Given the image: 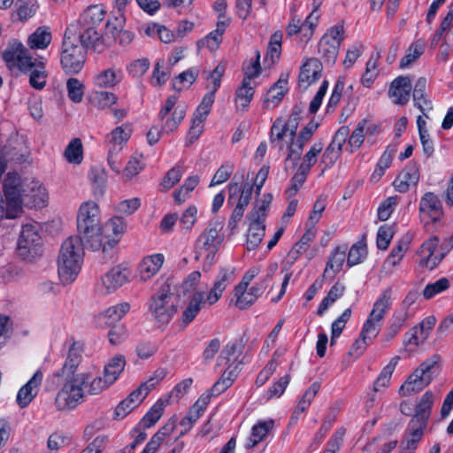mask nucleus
Returning a JSON list of instances; mask_svg holds the SVG:
<instances>
[{
	"label": "nucleus",
	"instance_id": "a18cd8bd",
	"mask_svg": "<svg viewBox=\"0 0 453 453\" xmlns=\"http://www.w3.org/2000/svg\"><path fill=\"white\" fill-rule=\"evenodd\" d=\"M121 80V70L116 67H110L99 72L94 77V84L101 88H110L117 86Z\"/></svg>",
	"mask_w": 453,
	"mask_h": 453
},
{
	"label": "nucleus",
	"instance_id": "4468645a",
	"mask_svg": "<svg viewBox=\"0 0 453 453\" xmlns=\"http://www.w3.org/2000/svg\"><path fill=\"white\" fill-rule=\"evenodd\" d=\"M344 37V27L340 23L329 27L323 35L319 42L318 50L326 61L329 63L335 62Z\"/></svg>",
	"mask_w": 453,
	"mask_h": 453
},
{
	"label": "nucleus",
	"instance_id": "7c9ffc66",
	"mask_svg": "<svg viewBox=\"0 0 453 453\" xmlns=\"http://www.w3.org/2000/svg\"><path fill=\"white\" fill-rule=\"evenodd\" d=\"M253 186L250 183L242 185L231 182L228 185V199L230 204H236L246 209L252 196Z\"/></svg>",
	"mask_w": 453,
	"mask_h": 453
},
{
	"label": "nucleus",
	"instance_id": "bf43d9fd",
	"mask_svg": "<svg viewBox=\"0 0 453 453\" xmlns=\"http://www.w3.org/2000/svg\"><path fill=\"white\" fill-rule=\"evenodd\" d=\"M400 360V356H394L383 367L374 384L376 391H378L380 388H386L389 385L392 374Z\"/></svg>",
	"mask_w": 453,
	"mask_h": 453
},
{
	"label": "nucleus",
	"instance_id": "37998d69",
	"mask_svg": "<svg viewBox=\"0 0 453 453\" xmlns=\"http://www.w3.org/2000/svg\"><path fill=\"white\" fill-rule=\"evenodd\" d=\"M426 426V423L418 421V419H411L405 438L403 441V450L412 452L416 449L418 442L423 436V431Z\"/></svg>",
	"mask_w": 453,
	"mask_h": 453
},
{
	"label": "nucleus",
	"instance_id": "6e6d98bb",
	"mask_svg": "<svg viewBox=\"0 0 453 453\" xmlns=\"http://www.w3.org/2000/svg\"><path fill=\"white\" fill-rule=\"evenodd\" d=\"M379 58L378 54H372L365 64V70L360 79L365 88H371L379 76Z\"/></svg>",
	"mask_w": 453,
	"mask_h": 453
},
{
	"label": "nucleus",
	"instance_id": "8fccbe9b",
	"mask_svg": "<svg viewBox=\"0 0 453 453\" xmlns=\"http://www.w3.org/2000/svg\"><path fill=\"white\" fill-rule=\"evenodd\" d=\"M250 225L246 235V246L249 250H256L262 242L265 234V224L249 220Z\"/></svg>",
	"mask_w": 453,
	"mask_h": 453
},
{
	"label": "nucleus",
	"instance_id": "4be33fe9",
	"mask_svg": "<svg viewBox=\"0 0 453 453\" xmlns=\"http://www.w3.org/2000/svg\"><path fill=\"white\" fill-rule=\"evenodd\" d=\"M436 324V318L434 316H428L424 319L419 324L413 326L404 335V345L411 347H418L422 344L430 335L433 328Z\"/></svg>",
	"mask_w": 453,
	"mask_h": 453
},
{
	"label": "nucleus",
	"instance_id": "3c124183",
	"mask_svg": "<svg viewBox=\"0 0 453 453\" xmlns=\"http://www.w3.org/2000/svg\"><path fill=\"white\" fill-rule=\"evenodd\" d=\"M391 294V288L385 289L373 303L368 317L382 323L390 306Z\"/></svg>",
	"mask_w": 453,
	"mask_h": 453
},
{
	"label": "nucleus",
	"instance_id": "c9c22d12",
	"mask_svg": "<svg viewBox=\"0 0 453 453\" xmlns=\"http://www.w3.org/2000/svg\"><path fill=\"white\" fill-rule=\"evenodd\" d=\"M106 13L103 4H91L81 14L80 22L84 27H96L105 19Z\"/></svg>",
	"mask_w": 453,
	"mask_h": 453
},
{
	"label": "nucleus",
	"instance_id": "1a4fd4ad",
	"mask_svg": "<svg viewBox=\"0 0 453 453\" xmlns=\"http://www.w3.org/2000/svg\"><path fill=\"white\" fill-rule=\"evenodd\" d=\"M17 255L23 260L32 262L42 255V241L37 226L23 225L17 241Z\"/></svg>",
	"mask_w": 453,
	"mask_h": 453
},
{
	"label": "nucleus",
	"instance_id": "412c9836",
	"mask_svg": "<svg viewBox=\"0 0 453 453\" xmlns=\"http://www.w3.org/2000/svg\"><path fill=\"white\" fill-rule=\"evenodd\" d=\"M165 263V256L162 253H154L143 257L136 269L137 279L140 282H147L155 277Z\"/></svg>",
	"mask_w": 453,
	"mask_h": 453
},
{
	"label": "nucleus",
	"instance_id": "c03bdc74",
	"mask_svg": "<svg viewBox=\"0 0 453 453\" xmlns=\"http://www.w3.org/2000/svg\"><path fill=\"white\" fill-rule=\"evenodd\" d=\"M345 246H338L331 253L326 268L324 270V276L333 279L342 270L346 258Z\"/></svg>",
	"mask_w": 453,
	"mask_h": 453
},
{
	"label": "nucleus",
	"instance_id": "b1692460",
	"mask_svg": "<svg viewBox=\"0 0 453 453\" xmlns=\"http://www.w3.org/2000/svg\"><path fill=\"white\" fill-rule=\"evenodd\" d=\"M203 303V292L189 295L184 303L179 319V325L181 328H186L196 318Z\"/></svg>",
	"mask_w": 453,
	"mask_h": 453
},
{
	"label": "nucleus",
	"instance_id": "58836bf2",
	"mask_svg": "<svg viewBox=\"0 0 453 453\" xmlns=\"http://www.w3.org/2000/svg\"><path fill=\"white\" fill-rule=\"evenodd\" d=\"M255 84L242 81L234 93V107L237 112L244 113L249 110L254 96Z\"/></svg>",
	"mask_w": 453,
	"mask_h": 453
},
{
	"label": "nucleus",
	"instance_id": "423d86ee",
	"mask_svg": "<svg viewBox=\"0 0 453 453\" xmlns=\"http://www.w3.org/2000/svg\"><path fill=\"white\" fill-rule=\"evenodd\" d=\"M59 377L61 380V388L58 395L63 402L62 409L73 410L84 401V388L88 390V386L93 379V374L88 371L79 372L77 375Z\"/></svg>",
	"mask_w": 453,
	"mask_h": 453
},
{
	"label": "nucleus",
	"instance_id": "0e129e2a",
	"mask_svg": "<svg viewBox=\"0 0 453 453\" xmlns=\"http://www.w3.org/2000/svg\"><path fill=\"white\" fill-rule=\"evenodd\" d=\"M89 179L93 184V192L96 196H102L107 184V173L104 169L95 167L91 170Z\"/></svg>",
	"mask_w": 453,
	"mask_h": 453
},
{
	"label": "nucleus",
	"instance_id": "de8ad7c7",
	"mask_svg": "<svg viewBox=\"0 0 453 453\" xmlns=\"http://www.w3.org/2000/svg\"><path fill=\"white\" fill-rule=\"evenodd\" d=\"M272 201V194L265 193L262 195L260 198L256 200L252 210L248 215V219L265 223Z\"/></svg>",
	"mask_w": 453,
	"mask_h": 453
},
{
	"label": "nucleus",
	"instance_id": "e2e57ef3",
	"mask_svg": "<svg viewBox=\"0 0 453 453\" xmlns=\"http://www.w3.org/2000/svg\"><path fill=\"white\" fill-rule=\"evenodd\" d=\"M316 234V228L306 227V231L299 242H297L289 251V256L293 259H296L298 256L304 253L308 250L310 243L314 240Z\"/></svg>",
	"mask_w": 453,
	"mask_h": 453
},
{
	"label": "nucleus",
	"instance_id": "9b49d317",
	"mask_svg": "<svg viewBox=\"0 0 453 453\" xmlns=\"http://www.w3.org/2000/svg\"><path fill=\"white\" fill-rule=\"evenodd\" d=\"M125 365L123 356L118 355L111 358L104 366V376H93L88 386V393L96 395L106 390L118 380Z\"/></svg>",
	"mask_w": 453,
	"mask_h": 453
},
{
	"label": "nucleus",
	"instance_id": "2f4dec72",
	"mask_svg": "<svg viewBox=\"0 0 453 453\" xmlns=\"http://www.w3.org/2000/svg\"><path fill=\"white\" fill-rule=\"evenodd\" d=\"M212 105L203 102L196 107L191 119L188 135L191 141L196 140L203 132L204 122L211 112Z\"/></svg>",
	"mask_w": 453,
	"mask_h": 453
},
{
	"label": "nucleus",
	"instance_id": "f257e3e1",
	"mask_svg": "<svg viewBox=\"0 0 453 453\" xmlns=\"http://www.w3.org/2000/svg\"><path fill=\"white\" fill-rule=\"evenodd\" d=\"M82 238L77 235L65 239L58 257V280L60 284L73 283L81 272L83 260Z\"/></svg>",
	"mask_w": 453,
	"mask_h": 453
},
{
	"label": "nucleus",
	"instance_id": "69168bd1",
	"mask_svg": "<svg viewBox=\"0 0 453 453\" xmlns=\"http://www.w3.org/2000/svg\"><path fill=\"white\" fill-rule=\"evenodd\" d=\"M64 157L70 164L79 165L83 158V150L81 139H73L64 152Z\"/></svg>",
	"mask_w": 453,
	"mask_h": 453
},
{
	"label": "nucleus",
	"instance_id": "a878e982",
	"mask_svg": "<svg viewBox=\"0 0 453 453\" xmlns=\"http://www.w3.org/2000/svg\"><path fill=\"white\" fill-rule=\"evenodd\" d=\"M419 167L416 163H409L393 181L394 188L399 193H406L419 180Z\"/></svg>",
	"mask_w": 453,
	"mask_h": 453
},
{
	"label": "nucleus",
	"instance_id": "9d476101",
	"mask_svg": "<svg viewBox=\"0 0 453 453\" xmlns=\"http://www.w3.org/2000/svg\"><path fill=\"white\" fill-rule=\"evenodd\" d=\"M76 224L79 236L86 242L92 238L100 224V207L93 200L81 203L77 211Z\"/></svg>",
	"mask_w": 453,
	"mask_h": 453
},
{
	"label": "nucleus",
	"instance_id": "4d7b16f0",
	"mask_svg": "<svg viewBox=\"0 0 453 453\" xmlns=\"http://www.w3.org/2000/svg\"><path fill=\"white\" fill-rule=\"evenodd\" d=\"M426 43L422 40L412 42L406 50L405 55L400 61L401 68H407L417 61L424 53Z\"/></svg>",
	"mask_w": 453,
	"mask_h": 453
},
{
	"label": "nucleus",
	"instance_id": "a211bd4d",
	"mask_svg": "<svg viewBox=\"0 0 453 453\" xmlns=\"http://www.w3.org/2000/svg\"><path fill=\"white\" fill-rule=\"evenodd\" d=\"M418 210L420 218L426 224L438 222L443 216L442 203L433 192H426L421 196Z\"/></svg>",
	"mask_w": 453,
	"mask_h": 453
},
{
	"label": "nucleus",
	"instance_id": "393cba45",
	"mask_svg": "<svg viewBox=\"0 0 453 453\" xmlns=\"http://www.w3.org/2000/svg\"><path fill=\"white\" fill-rule=\"evenodd\" d=\"M322 72L323 65L318 58H307L300 69L299 87L307 89L321 78Z\"/></svg>",
	"mask_w": 453,
	"mask_h": 453
},
{
	"label": "nucleus",
	"instance_id": "ddd939ff",
	"mask_svg": "<svg viewBox=\"0 0 453 453\" xmlns=\"http://www.w3.org/2000/svg\"><path fill=\"white\" fill-rule=\"evenodd\" d=\"M186 113L187 105L178 103L176 95L170 96L158 113V118L163 122L162 131L165 134L174 132L184 119Z\"/></svg>",
	"mask_w": 453,
	"mask_h": 453
},
{
	"label": "nucleus",
	"instance_id": "ea45409f",
	"mask_svg": "<svg viewBox=\"0 0 453 453\" xmlns=\"http://www.w3.org/2000/svg\"><path fill=\"white\" fill-rule=\"evenodd\" d=\"M411 242L412 234L409 233L403 235L391 250L384 263V266L395 267L399 265L406 252L409 250Z\"/></svg>",
	"mask_w": 453,
	"mask_h": 453
},
{
	"label": "nucleus",
	"instance_id": "7ed1b4c3",
	"mask_svg": "<svg viewBox=\"0 0 453 453\" xmlns=\"http://www.w3.org/2000/svg\"><path fill=\"white\" fill-rule=\"evenodd\" d=\"M149 311L158 325L166 326L178 311L174 300L173 288L169 280L160 286L157 292L148 301Z\"/></svg>",
	"mask_w": 453,
	"mask_h": 453
},
{
	"label": "nucleus",
	"instance_id": "79ce46f5",
	"mask_svg": "<svg viewBox=\"0 0 453 453\" xmlns=\"http://www.w3.org/2000/svg\"><path fill=\"white\" fill-rule=\"evenodd\" d=\"M437 399L438 395L434 391H426L418 400L415 407V414L411 419H418V421L426 424L433 404Z\"/></svg>",
	"mask_w": 453,
	"mask_h": 453
},
{
	"label": "nucleus",
	"instance_id": "603ef678",
	"mask_svg": "<svg viewBox=\"0 0 453 453\" xmlns=\"http://www.w3.org/2000/svg\"><path fill=\"white\" fill-rule=\"evenodd\" d=\"M441 38L447 44H453V3L449 6L448 13L434 34L433 42H437Z\"/></svg>",
	"mask_w": 453,
	"mask_h": 453
},
{
	"label": "nucleus",
	"instance_id": "5fc2aeb1",
	"mask_svg": "<svg viewBox=\"0 0 453 453\" xmlns=\"http://www.w3.org/2000/svg\"><path fill=\"white\" fill-rule=\"evenodd\" d=\"M52 39L51 33L46 27H38L27 38V45L32 50H43L49 46Z\"/></svg>",
	"mask_w": 453,
	"mask_h": 453
},
{
	"label": "nucleus",
	"instance_id": "e433bc0d",
	"mask_svg": "<svg viewBox=\"0 0 453 453\" xmlns=\"http://www.w3.org/2000/svg\"><path fill=\"white\" fill-rule=\"evenodd\" d=\"M225 73V66L223 65H218L213 71L206 75V86L207 93L203 96L202 101L208 102L209 104L213 105L215 102V94L219 90L221 85V79Z\"/></svg>",
	"mask_w": 453,
	"mask_h": 453
},
{
	"label": "nucleus",
	"instance_id": "f3484780",
	"mask_svg": "<svg viewBox=\"0 0 453 453\" xmlns=\"http://www.w3.org/2000/svg\"><path fill=\"white\" fill-rule=\"evenodd\" d=\"M129 271L121 265H117L104 274L96 285V291L101 296L115 292L129 280Z\"/></svg>",
	"mask_w": 453,
	"mask_h": 453
},
{
	"label": "nucleus",
	"instance_id": "c756f323",
	"mask_svg": "<svg viewBox=\"0 0 453 453\" xmlns=\"http://www.w3.org/2000/svg\"><path fill=\"white\" fill-rule=\"evenodd\" d=\"M411 81L407 76H399L390 84L388 96L395 104L404 105L410 100Z\"/></svg>",
	"mask_w": 453,
	"mask_h": 453
},
{
	"label": "nucleus",
	"instance_id": "c85d7f7f",
	"mask_svg": "<svg viewBox=\"0 0 453 453\" xmlns=\"http://www.w3.org/2000/svg\"><path fill=\"white\" fill-rule=\"evenodd\" d=\"M42 379L43 374L42 371L37 370L32 378L19 388L16 401L20 408L28 406L35 399L42 384Z\"/></svg>",
	"mask_w": 453,
	"mask_h": 453
},
{
	"label": "nucleus",
	"instance_id": "5701e85b",
	"mask_svg": "<svg viewBox=\"0 0 453 453\" xmlns=\"http://www.w3.org/2000/svg\"><path fill=\"white\" fill-rule=\"evenodd\" d=\"M234 268L226 267L222 268L219 271V275L212 286L210 289L207 296H203L204 303H208L209 305L215 304L222 296L223 292L226 290V287L234 280Z\"/></svg>",
	"mask_w": 453,
	"mask_h": 453
},
{
	"label": "nucleus",
	"instance_id": "864d4df0",
	"mask_svg": "<svg viewBox=\"0 0 453 453\" xmlns=\"http://www.w3.org/2000/svg\"><path fill=\"white\" fill-rule=\"evenodd\" d=\"M322 150L323 144L321 142L314 143L303 156L296 173L306 179L311 168L317 163L318 157Z\"/></svg>",
	"mask_w": 453,
	"mask_h": 453
},
{
	"label": "nucleus",
	"instance_id": "a19ab883",
	"mask_svg": "<svg viewBox=\"0 0 453 453\" xmlns=\"http://www.w3.org/2000/svg\"><path fill=\"white\" fill-rule=\"evenodd\" d=\"M23 195H4V200L0 199L1 219L4 218L15 219L22 212Z\"/></svg>",
	"mask_w": 453,
	"mask_h": 453
},
{
	"label": "nucleus",
	"instance_id": "680f3d73",
	"mask_svg": "<svg viewBox=\"0 0 453 453\" xmlns=\"http://www.w3.org/2000/svg\"><path fill=\"white\" fill-rule=\"evenodd\" d=\"M236 369V366H234L233 369H230V366L226 368V370L223 372L219 380L216 381L213 387L211 388L212 395H219L222 394L232 385V383L237 377Z\"/></svg>",
	"mask_w": 453,
	"mask_h": 453
},
{
	"label": "nucleus",
	"instance_id": "f704fd0d",
	"mask_svg": "<svg viewBox=\"0 0 453 453\" xmlns=\"http://www.w3.org/2000/svg\"><path fill=\"white\" fill-rule=\"evenodd\" d=\"M132 132V127L127 123L113 128L105 136L106 147L122 150L130 139Z\"/></svg>",
	"mask_w": 453,
	"mask_h": 453
},
{
	"label": "nucleus",
	"instance_id": "6ab92c4d",
	"mask_svg": "<svg viewBox=\"0 0 453 453\" xmlns=\"http://www.w3.org/2000/svg\"><path fill=\"white\" fill-rule=\"evenodd\" d=\"M64 361L58 376L77 375V370L82 360L81 345L73 340L64 344Z\"/></svg>",
	"mask_w": 453,
	"mask_h": 453
},
{
	"label": "nucleus",
	"instance_id": "72a5a7b5",
	"mask_svg": "<svg viewBox=\"0 0 453 453\" xmlns=\"http://www.w3.org/2000/svg\"><path fill=\"white\" fill-rule=\"evenodd\" d=\"M130 310L128 303H120L112 305L96 317V323L98 326L104 327L111 323L119 321Z\"/></svg>",
	"mask_w": 453,
	"mask_h": 453
},
{
	"label": "nucleus",
	"instance_id": "49530a36",
	"mask_svg": "<svg viewBox=\"0 0 453 453\" xmlns=\"http://www.w3.org/2000/svg\"><path fill=\"white\" fill-rule=\"evenodd\" d=\"M175 429V422L169 420L150 440L142 453H157L159 446L167 440Z\"/></svg>",
	"mask_w": 453,
	"mask_h": 453
},
{
	"label": "nucleus",
	"instance_id": "6e6552de",
	"mask_svg": "<svg viewBox=\"0 0 453 453\" xmlns=\"http://www.w3.org/2000/svg\"><path fill=\"white\" fill-rule=\"evenodd\" d=\"M220 229V224L211 222L196 242V259L203 260L204 266L208 268L214 262L215 256L223 242L224 238L219 234Z\"/></svg>",
	"mask_w": 453,
	"mask_h": 453
},
{
	"label": "nucleus",
	"instance_id": "09e8293b",
	"mask_svg": "<svg viewBox=\"0 0 453 453\" xmlns=\"http://www.w3.org/2000/svg\"><path fill=\"white\" fill-rule=\"evenodd\" d=\"M312 19V13L308 16L304 22H302L300 18H297L296 15H293L290 22L288 23L286 33L288 36H292L296 35L299 32H302L305 37L309 40L313 34V29L315 27V23L311 21Z\"/></svg>",
	"mask_w": 453,
	"mask_h": 453
},
{
	"label": "nucleus",
	"instance_id": "774afa93",
	"mask_svg": "<svg viewBox=\"0 0 453 453\" xmlns=\"http://www.w3.org/2000/svg\"><path fill=\"white\" fill-rule=\"evenodd\" d=\"M16 12L12 15L13 19L26 21L32 18L36 12V4L35 0H19L15 5Z\"/></svg>",
	"mask_w": 453,
	"mask_h": 453
},
{
	"label": "nucleus",
	"instance_id": "2eb2a0df",
	"mask_svg": "<svg viewBox=\"0 0 453 453\" xmlns=\"http://www.w3.org/2000/svg\"><path fill=\"white\" fill-rule=\"evenodd\" d=\"M3 58L9 69L17 68L24 73H30L38 66L33 61L27 48L18 41L12 42L3 52Z\"/></svg>",
	"mask_w": 453,
	"mask_h": 453
},
{
	"label": "nucleus",
	"instance_id": "4c0bfd02",
	"mask_svg": "<svg viewBox=\"0 0 453 453\" xmlns=\"http://www.w3.org/2000/svg\"><path fill=\"white\" fill-rule=\"evenodd\" d=\"M274 421L272 418L259 420L252 427L248 438L246 448L250 449L264 441L273 430Z\"/></svg>",
	"mask_w": 453,
	"mask_h": 453
},
{
	"label": "nucleus",
	"instance_id": "bb28decb",
	"mask_svg": "<svg viewBox=\"0 0 453 453\" xmlns=\"http://www.w3.org/2000/svg\"><path fill=\"white\" fill-rule=\"evenodd\" d=\"M348 134L349 129L345 127H341L335 133L333 141L322 155L321 163L324 164L326 167H331L339 158Z\"/></svg>",
	"mask_w": 453,
	"mask_h": 453
},
{
	"label": "nucleus",
	"instance_id": "f03ea898",
	"mask_svg": "<svg viewBox=\"0 0 453 453\" xmlns=\"http://www.w3.org/2000/svg\"><path fill=\"white\" fill-rule=\"evenodd\" d=\"M297 127L298 117L292 115L288 120L277 119L271 127L270 142L287 154V160L296 161L301 155V143L296 140Z\"/></svg>",
	"mask_w": 453,
	"mask_h": 453
},
{
	"label": "nucleus",
	"instance_id": "13d9d810",
	"mask_svg": "<svg viewBox=\"0 0 453 453\" xmlns=\"http://www.w3.org/2000/svg\"><path fill=\"white\" fill-rule=\"evenodd\" d=\"M346 287L343 283L340 281L335 282L321 301L318 309V314L321 316L336 300L343 296Z\"/></svg>",
	"mask_w": 453,
	"mask_h": 453
},
{
	"label": "nucleus",
	"instance_id": "cd10ccee",
	"mask_svg": "<svg viewBox=\"0 0 453 453\" xmlns=\"http://www.w3.org/2000/svg\"><path fill=\"white\" fill-rule=\"evenodd\" d=\"M267 284L265 280L257 282L250 288L244 289L234 288V294L235 296L234 304L237 308L244 310L254 303L257 299L265 292Z\"/></svg>",
	"mask_w": 453,
	"mask_h": 453
},
{
	"label": "nucleus",
	"instance_id": "20e7f679",
	"mask_svg": "<svg viewBox=\"0 0 453 453\" xmlns=\"http://www.w3.org/2000/svg\"><path fill=\"white\" fill-rule=\"evenodd\" d=\"M441 357L437 354L424 360L405 380L399 388L402 396H410L426 388L439 371Z\"/></svg>",
	"mask_w": 453,
	"mask_h": 453
},
{
	"label": "nucleus",
	"instance_id": "dca6fc26",
	"mask_svg": "<svg viewBox=\"0 0 453 453\" xmlns=\"http://www.w3.org/2000/svg\"><path fill=\"white\" fill-rule=\"evenodd\" d=\"M418 255L419 257V265L433 270L444 258L446 251L440 245V239L433 235L420 245Z\"/></svg>",
	"mask_w": 453,
	"mask_h": 453
},
{
	"label": "nucleus",
	"instance_id": "aec40b11",
	"mask_svg": "<svg viewBox=\"0 0 453 453\" xmlns=\"http://www.w3.org/2000/svg\"><path fill=\"white\" fill-rule=\"evenodd\" d=\"M80 42L85 48L93 50L95 52L102 53L111 44L112 40L106 29L105 34H100L96 27H85L82 34H79Z\"/></svg>",
	"mask_w": 453,
	"mask_h": 453
},
{
	"label": "nucleus",
	"instance_id": "f8f14e48",
	"mask_svg": "<svg viewBox=\"0 0 453 453\" xmlns=\"http://www.w3.org/2000/svg\"><path fill=\"white\" fill-rule=\"evenodd\" d=\"M380 127L376 122L368 119L360 120L349 136L346 150L349 153H354L359 150L365 142L367 144L372 145L380 134Z\"/></svg>",
	"mask_w": 453,
	"mask_h": 453
},
{
	"label": "nucleus",
	"instance_id": "338daca9",
	"mask_svg": "<svg viewBox=\"0 0 453 453\" xmlns=\"http://www.w3.org/2000/svg\"><path fill=\"white\" fill-rule=\"evenodd\" d=\"M200 180L197 175H191L188 177L183 185L173 193L174 201L180 204L184 203L188 197L189 194L198 185Z\"/></svg>",
	"mask_w": 453,
	"mask_h": 453
},
{
	"label": "nucleus",
	"instance_id": "052dcab7",
	"mask_svg": "<svg viewBox=\"0 0 453 453\" xmlns=\"http://www.w3.org/2000/svg\"><path fill=\"white\" fill-rule=\"evenodd\" d=\"M89 101L97 109L104 110L115 104L118 101V96L112 92L100 90L92 93Z\"/></svg>",
	"mask_w": 453,
	"mask_h": 453
},
{
	"label": "nucleus",
	"instance_id": "0eeeda50",
	"mask_svg": "<svg viewBox=\"0 0 453 453\" xmlns=\"http://www.w3.org/2000/svg\"><path fill=\"white\" fill-rule=\"evenodd\" d=\"M126 228L127 223L124 219L112 217L103 225L99 224L96 233L92 238H88L86 243L94 250L112 248L120 241Z\"/></svg>",
	"mask_w": 453,
	"mask_h": 453
},
{
	"label": "nucleus",
	"instance_id": "39448f33",
	"mask_svg": "<svg viewBox=\"0 0 453 453\" xmlns=\"http://www.w3.org/2000/svg\"><path fill=\"white\" fill-rule=\"evenodd\" d=\"M86 61V50L80 42L77 27H67L62 43L61 64L66 73H78Z\"/></svg>",
	"mask_w": 453,
	"mask_h": 453
},
{
	"label": "nucleus",
	"instance_id": "473e14b6",
	"mask_svg": "<svg viewBox=\"0 0 453 453\" xmlns=\"http://www.w3.org/2000/svg\"><path fill=\"white\" fill-rule=\"evenodd\" d=\"M288 73H282L279 80L267 91L265 107L272 109L279 105L288 90Z\"/></svg>",
	"mask_w": 453,
	"mask_h": 453
}]
</instances>
